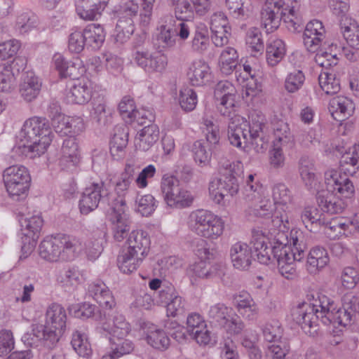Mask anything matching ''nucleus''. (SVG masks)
Instances as JSON below:
<instances>
[{"label": "nucleus", "instance_id": "1", "mask_svg": "<svg viewBox=\"0 0 359 359\" xmlns=\"http://www.w3.org/2000/svg\"><path fill=\"white\" fill-rule=\"evenodd\" d=\"M292 319L299 325L304 332L315 337L319 330L318 322L324 325L346 326L351 323L353 314L343 306L336 303L323 294H317L312 303L303 302L292 310Z\"/></svg>", "mask_w": 359, "mask_h": 359}, {"label": "nucleus", "instance_id": "2", "mask_svg": "<svg viewBox=\"0 0 359 359\" xmlns=\"http://www.w3.org/2000/svg\"><path fill=\"white\" fill-rule=\"evenodd\" d=\"M135 174L134 167L127 164L124 172L116 183V194L109 193L108 196V205L110 207L109 219L112 224L114 238L118 242L123 241L130 229L131 221L126 212V203L124 195L133 181Z\"/></svg>", "mask_w": 359, "mask_h": 359}, {"label": "nucleus", "instance_id": "3", "mask_svg": "<svg viewBox=\"0 0 359 359\" xmlns=\"http://www.w3.org/2000/svg\"><path fill=\"white\" fill-rule=\"evenodd\" d=\"M53 136L49 121L46 118L34 116L25 121L18 138L24 152L34 158L45 153Z\"/></svg>", "mask_w": 359, "mask_h": 359}, {"label": "nucleus", "instance_id": "4", "mask_svg": "<svg viewBox=\"0 0 359 359\" xmlns=\"http://www.w3.org/2000/svg\"><path fill=\"white\" fill-rule=\"evenodd\" d=\"M150 244L147 232L142 229L132 231L126 241L127 247L118 256L117 262L120 270L124 273H130L137 270L148 255Z\"/></svg>", "mask_w": 359, "mask_h": 359}, {"label": "nucleus", "instance_id": "5", "mask_svg": "<svg viewBox=\"0 0 359 359\" xmlns=\"http://www.w3.org/2000/svg\"><path fill=\"white\" fill-rule=\"evenodd\" d=\"M242 172L240 161H225L221 164L219 178H214L209 184V194L217 204H223L225 196H233L239 190L238 177Z\"/></svg>", "mask_w": 359, "mask_h": 359}, {"label": "nucleus", "instance_id": "6", "mask_svg": "<svg viewBox=\"0 0 359 359\" xmlns=\"http://www.w3.org/2000/svg\"><path fill=\"white\" fill-rule=\"evenodd\" d=\"M66 323L65 309L60 304L53 303L47 309L45 324L36 325L33 329V334L42 341L44 346L51 348L63 334Z\"/></svg>", "mask_w": 359, "mask_h": 359}, {"label": "nucleus", "instance_id": "7", "mask_svg": "<svg viewBox=\"0 0 359 359\" xmlns=\"http://www.w3.org/2000/svg\"><path fill=\"white\" fill-rule=\"evenodd\" d=\"M303 233L297 230H292L290 233L289 245L280 250L275 247V254L277 257L278 269L280 274L286 279H293L296 276L294 262H300L305 256L306 245L304 242Z\"/></svg>", "mask_w": 359, "mask_h": 359}, {"label": "nucleus", "instance_id": "8", "mask_svg": "<svg viewBox=\"0 0 359 359\" xmlns=\"http://www.w3.org/2000/svg\"><path fill=\"white\" fill-rule=\"evenodd\" d=\"M264 126V116L261 113H252L248 123L243 121L237 124L233 121L229 124V140L231 144L238 148H245L249 144H258L257 140L262 139Z\"/></svg>", "mask_w": 359, "mask_h": 359}, {"label": "nucleus", "instance_id": "9", "mask_svg": "<svg viewBox=\"0 0 359 359\" xmlns=\"http://www.w3.org/2000/svg\"><path fill=\"white\" fill-rule=\"evenodd\" d=\"M188 226L198 236L215 240L222 235L224 222L220 217L212 211L198 209L190 213Z\"/></svg>", "mask_w": 359, "mask_h": 359}, {"label": "nucleus", "instance_id": "10", "mask_svg": "<svg viewBox=\"0 0 359 359\" xmlns=\"http://www.w3.org/2000/svg\"><path fill=\"white\" fill-rule=\"evenodd\" d=\"M3 180L9 196L15 201L26 198L31 177L28 170L23 165H14L3 172Z\"/></svg>", "mask_w": 359, "mask_h": 359}, {"label": "nucleus", "instance_id": "11", "mask_svg": "<svg viewBox=\"0 0 359 359\" xmlns=\"http://www.w3.org/2000/svg\"><path fill=\"white\" fill-rule=\"evenodd\" d=\"M140 6L133 0H128L121 3L114 11L117 18L115 27V39L123 43L127 41L135 31L134 19L137 18Z\"/></svg>", "mask_w": 359, "mask_h": 359}, {"label": "nucleus", "instance_id": "12", "mask_svg": "<svg viewBox=\"0 0 359 359\" xmlns=\"http://www.w3.org/2000/svg\"><path fill=\"white\" fill-rule=\"evenodd\" d=\"M252 255L255 256L260 264H269L276 260L278 257L275 256V247L280 250L285 248L287 245H280L276 241L269 238L266 231L262 229H254L252 231Z\"/></svg>", "mask_w": 359, "mask_h": 359}, {"label": "nucleus", "instance_id": "13", "mask_svg": "<svg viewBox=\"0 0 359 359\" xmlns=\"http://www.w3.org/2000/svg\"><path fill=\"white\" fill-rule=\"evenodd\" d=\"M109 191L103 182H93L85 188L79 201V208L83 215L95 210L101 201L108 200Z\"/></svg>", "mask_w": 359, "mask_h": 359}, {"label": "nucleus", "instance_id": "14", "mask_svg": "<svg viewBox=\"0 0 359 359\" xmlns=\"http://www.w3.org/2000/svg\"><path fill=\"white\" fill-rule=\"evenodd\" d=\"M325 183L327 191L339 196L350 199L355 194L353 182L345 175L335 170L325 172Z\"/></svg>", "mask_w": 359, "mask_h": 359}, {"label": "nucleus", "instance_id": "15", "mask_svg": "<svg viewBox=\"0 0 359 359\" xmlns=\"http://www.w3.org/2000/svg\"><path fill=\"white\" fill-rule=\"evenodd\" d=\"M19 222L21 227L22 250L29 252L39 238L43 226V219L39 215L30 217L22 216Z\"/></svg>", "mask_w": 359, "mask_h": 359}, {"label": "nucleus", "instance_id": "16", "mask_svg": "<svg viewBox=\"0 0 359 359\" xmlns=\"http://www.w3.org/2000/svg\"><path fill=\"white\" fill-rule=\"evenodd\" d=\"M137 65L147 73L162 72L168 65L167 57L161 52L149 53L148 50H137L133 55Z\"/></svg>", "mask_w": 359, "mask_h": 359}, {"label": "nucleus", "instance_id": "17", "mask_svg": "<svg viewBox=\"0 0 359 359\" xmlns=\"http://www.w3.org/2000/svg\"><path fill=\"white\" fill-rule=\"evenodd\" d=\"M52 63L61 78L78 79L86 72L82 61L79 58L67 60L60 53H55L53 55Z\"/></svg>", "mask_w": 359, "mask_h": 359}, {"label": "nucleus", "instance_id": "18", "mask_svg": "<svg viewBox=\"0 0 359 359\" xmlns=\"http://www.w3.org/2000/svg\"><path fill=\"white\" fill-rule=\"evenodd\" d=\"M283 212L276 210L271 216V220L268 224V233L269 238L276 241L280 245H288L289 222L286 210L283 209Z\"/></svg>", "mask_w": 359, "mask_h": 359}, {"label": "nucleus", "instance_id": "19", "mask_svg": "<svg viewBox=\"0 0 359 359\" xmlns=\"http://www.w3.org/2000/svg\"><path fill=\"white\" fill-rule=\"evenodd\" d=\"M215 97L220 102L217 109L224 116H229L235 107L236 94L233 86L229 81L219 82L215 89Z\"/></svg>", "mask_w": 359, "mask_h": 359}, {"label": "nucleus", "instance_id": "20", "mask_svg": "<svg viewBox=\"0 0 359 359\" xmlns=\"http://www.w3.org/2000/svg\"><path fill=\"white\" fill-rule=\"evenodd\" d=\"M267 7L283 15V22L289 30L296 32L301 27V18L297 16L294 7L290 8L289 6L286 5L285 0H266L264 8Z\"/></svg>", "mask_w": 359, "mask_h": 359}, {"label": "nucleus", "instance_id": "21", "mask_svg": "<svg viewBox=\"0 0 359 359\" xmlns=\"http://www.w3.org/2000/svg\"><path fill=\"white\" fill-rule=\"evenodd\" d=\"M325 30L322 22L313 20L307 23L304 34V44L308 51L314 53L325 38Z\"/></svg>", "mask_w": 359, "mask_h": 359}, {"label": "nucleus", "instance_id": "22", "mask_svg": "<svg viewBox=\"0 0 359 359\" xmlns=\"http://www.w3.org/2000/svg\"><path fill=\"white\" fill-rule=\"evenodd\" d=\"M61 259L72 260L83 250L81 239L72 235L64 233L56 234Z\"/></svg>", "mask_w": 359, "mask_h": 359}, {"label": "nucleus", "instance_id": "23", "mask_svg": "<svg viewBox=\"0 0 359 359\" xmlns=\"http://www.w3.org/2000/svg\"><path fill=\"white\" fill-rule=\"evenodd\" d=\"M88 293L103 309H111L116 305L112 292L102 281L90 283L88 287Z\"/></svg>", "mask_w": 359, "mask_h": 359}, {"label": "nucleus", "instance_id": "24", "mask_svg": "<svg viewBox=\"0 0 359 359\" xmlns=\"http://www.w3.org/2000/svg\"><path fill=\"white\" fill-rule=\"evenodd\" d=\"M190 83L202 86L212 80V72L209 65L203 60H196L191 62L187 72Z\"/></svg>", "mask_w": 359, "mask_h": 359}, {"label": "nucleus", "instance_id": "25", "mask_svg": "<svg viewBox=\"0 0 359 359\" xmlns=\"http://www.w3.org/2000/svg\"><path fill=\"white\" fill-rule=\"evenodd\" d=\"M230 257L236 269L246 270L253 258L252 247L245 243L237 242L231 247Z\"/></svg>", "mask_w": 359, "mask_h": 359}, {"label": "nucleus", "instance_id": "26", "mask_svg": "<svg viewBox=\"0 0 359 359\" xmlns=\"http://www.w3.org/2000/svg\"><path fill=\"white\" fill-rule=\"evenodd\" d=\"M93 97V83L89 80L77 81L67 93L69 103L83 104Z\"/></svg>", "mask_w": 359, "mask_h": 359}, {"label": "nucleus", "instance_id": "27", "mask_svg": "<svg viewBox=\"0 0 359 359\" xmlns=\"http://www.w3.org/2000/svg\"><path fill=\"white\" fill-rule=\"evenodd\" d=\"M330 262L327 250L321 246H315L311 249L308 255L306 268L310 274H316Z\"/></svg>", "mask_w": 359, "mask_h": 359}, {"label": "nucleus", "instance_id": "28", "mask_svg": "<svg viewBox=\"0 0 359 359\" xmlns=\"http://www.w3.org/2000/svg\"><path fill=\"white\" fill-rule=\"evenodd\" d=\"M41 82L33 73H25L22 76L19 92L26 102H32L40 93Z\"/></svg>", "mask_w": 359, "mask_h": 359}, {"label": "nucleus", "instance_id": "29", "mask_svg": "<svg viewBox=\"0 0 359 359\" xmlns=\"http://www.w3.org/2000/svg\"><path fill=\"white\" fill-rule=\"evenodd\" d=\"M107 1L90 0L76 3V11L79 17L85 20H94L99 18L107 6Z\"/></svg>", "mask_w": 359, "mask_h": 359}, {"label": "nucleus", "instance_id": "30", "mask_svg": "<svg viewBox=\"0 0 359 359\" xmlns=\"http://www.w3.org/2000/svg\"><path fill=\"white\" fill-rule=\"evenodd\" d=\"M271 128L275 137L273 143L282 144L285 147V151L294 148V138L286 122L283 120L273 119L271 122Z\"/></svg>", "mask_w": 359, "mask_h": 359}, {"label": "nucleus", "instance_id": "31", "mask_svg": "<svg viewBox=\"0 0 359 359\" xmlns=\"http://www.w3.org/2000/svg\"><path fill=\"white\" fill-rule=\"evenodd\" d=\"M299 171L306 187L311 190H318V179L313 160L307 156H302L299 161Z\"/></svg>", "mask_w": 359, "mask_h": 359}, {"label": "nucleus", "instance_id": "32", "mask_svg": "<svg viewBox=\"0 0 359 359\" xmlns=\"http://www.w3.org/2000/svg\"><path fill=\"white\" fill-rule=\"evenodd\" d=\"M159 128L156 124L151 123L144 126L135 137L137 149L147 151L158 140Z\"/></svg>", "mask_w": 359, "mask_h": 359}, {"label": "nucleus", "instance_id": "33", "mask_svg": "<svg viewBox=\"0 0 359 359\" xmlns=\"http://www.w3.org/2000/svg\"><path fill=\"white\" fill-rule=\"evenodd\" d=\"M86 48L98 50L103 45L106 32L102 25L100 24H89L83 30Z\"/></svg>", "mask_w": 359, "mask_h": 359}, {"label": "nucleus", "instance_id": "34", "mask_svg": "<svg viewBox=\"0 0 359 359\" xmlns=\"http://www.w3.org/2000/svg\"><path fill=\"white\" fill-rule=\"evenodd\" d=\"M210 46V38L208 27L202 22L196 24L192 30L191 48L194 52L204 53Z\"/></svg>", "mask_w": 359, "mask_h": 359}, {"label": "nucleus", "instance_id": "35", "mask_svg": "<svg viewBox=\"0 0 359 359\" xmlns=\"http://www.w3.org/2000/svg\"><path fill=\"white\" fill-rule=\"evenodd\" d=\"M329 109L335 119H337L335 116H339L341 119H345L353 114L355 104L347 97L337 96L330 100Z\"/></svg>", "mask_w": 359, "mask_h": 359}, {"label": "nucleus", "instance_id": "36", "mask_svg": "<svg viewBox=\"0 0 359 359\" xmlns=\"http://www.w3.org/2000/svg\"><path fill=\"white\" fill-rule=\"evenodd\" d=\"M85 130L83 119L80 116H64L59 124L55 126L56 133L69 135L73 137Z\"/></svg>", "mask_w": 359, "mask_h": 359}, {"label": "nucleus", "instance_id": "37", "mask_svg": "<svg viewBox=\"0 0 359 359\" xmlns=\"http://www.w3.org/2000/svg\"><path fill=\"white\" fill-rule=\"evenodd\" d=\"M161 191L166 204L174 207L176 198L180 193V187L177 179L173 176L163 175L161 182Z\"/></svg>", "mask_w": 359, "mask_h": 359}, {"label": "nucleus", "instance_id": "38", "mask_svg": "<svg viewBox=\"0 0 359 359\" xmlns=\"http://www.w3.org/2000/svg\"><path fill=\"white\" fill-rule=\"evenodd\" d=\"M189 273L191 278L210 279L221 277L223 272L218 266H210L205 261L201 260L190 266Z\"/></svg>", "mask_w": 359, "mask_h": 359}, {"label": "nucleus", "instance_id": "39", "mask_svg": "<svg viewBox=\"0 0 359 359\" xmlns=\"http://www.w3.org/2000/svg\"><path fill=\"white\" fill-rule=\"evenodd\" d=\"M286 53L285 44L280 39H271L266 48V57L269 65L274 67L285 57Z\"/></svg>", "mask_w": 359, "mask_h": 359}, {"label": "nucleus", "instance_id": "40", "mask_svg": "<svg viewBox=\"0 0 359 359\" xmlns=\"http://www.w3.org/2000/svg\"><path fill=\"white\" fill-rule=\"evenodd\" d=\"M233 310L223 303H217L210 306L207 316L210 323L222 327L228 323Z\"/></svg>", "mask_w": 359, "mask_h": 359}, {"label": "nucleus", "instance_id": "41", "mask_svg": "<svg viewBox=\"0 0 359 359\" xmlns=\"http://www.w3.org/2000/svg\"><path fill=\"white\" fill-rule=\"evenodd\" d=\"M56 235L50 238L43 239L39 246V254L40 257L48 262H57L61 259Z\"/></svg>", "mask_w": 359, "mask_h": 359}, {"label": "nucleus", "instance_id": "42", "mask_svg": "<svg viewBox=\"0 0 359 359\" xmlns=\"http://www.w3.org/2000/svg\"><path fill=\"white\" fill-rule=\"evenodd\" d=\"M126 337L118 334L117 332L115 334H110V348L114 356L116 358L123 355L129 354L134 349L133 343L130 339H126Z\"/></svg>", "mask_w": 359, "mask_h": 359}, {"label": "nucleus", "instance_id": "43", "mask_svg": "<svg viewBox=\"0 0 359 359\" xmlns=\"http://www.w3.org/2000/svg\"><path fill=\"white\" fill-rule=\"evenodd\" d=\"M176 44V37L172 29L162 25L160 32L153 38V45L158 52L173 48Z\"/></svg>", "mask_w": 359, "mask_h": 359}, {"label": "nucleus", "instance_id": "44", "mask_svg": "<svg viewBox=\"0 0 359 359\" xmlns=\"http://www.w3.org/2000/svg\"><path fill=\"white\" fill-rule=\"evenodd\" d=\"M128 133L124 128H118L116 130L110 141V153L114 160L123 158L124 149L128 142Z\"/></svg>", "mask_w": 359, "mask_h": 359}, {"label": "nucleus", "instance_id": "45", "mask_svg": "<svg viewBox=\"0 0 359 359\" xmlns=\"http://www.w3.org/2000/svg\"><path fill=\"white\" fill-rule=\"evenodd\" d=\"M340 196H323L318 198V205L321 210L330 214H339L348 206L346 202L339 198Z\"/></svg>", "mask_w": 359, "mask_h": 359}, {"label": "nucleus", "instance_id": "46", "mask_svg": "<svg viewBox=\"0 0 359 359\" xmlns=\"http://www.w3.org/2000/svg\"><path fill=\"white\" fill-rule=\"evenodd\" d=\"M245 43L248 50L253 56L262 54L264 50V44L261 31L256 27L250 28L245 36Z\"/></svg>", "mask_w": 359, "mask_h": 359}, {"label": "nucleus", "instance_id": "47", "mask_svg": "<svg viewBox=\"0 0 359 359\" xmlns=\"http://www.w3.org/2000/svg\"><path fill=\"white\" fill-rule=\"evenodd\" d=\"M238 55L235 48H225L219 56V67L221 72L226 74H230L233 69L237 68Z\"/></svg>", "mask_w": 359, "mask_h": 359}, {"label": "nucleus", "instance_id": "48", "mask_svg": "<svg viewBox=\"0 0 359 359\" xmlns=\"http://www.w3.org/2000/svg\"><path fill=\"white\" fill-rule=\"evenodd\" d=\"M81 273L77 267H70L60 273L58 282L66 291L74 290L81 282Z\"/></svg>", "mask_w": 359, "mask_h": 359}, {"label": "nucleus", "instance_id": "49", "mask_svg": "<svg viewBox=\"0 0 359 359\" xmlns=\"http://www.w3.org/2000/svg\"><path fill=\"white\" fill-rule=\"evenodd\" d=\"M38 17L30 11L19 13L16 18L15 29L20 34L30 32L38 25Z\"/></svg>", "mask_w": 359, "mask_h": 359}, {"label": "nucleus", "instance_id": "50", "mask_svg": "<svg viewBox=\"0 0 359 359\" xmlns=\"http://www.w3.org/2000/svg\"><path fill=\"white\" fill-rule=\"evenodd\" d=\"M323 214L316 207H306L301 214V219L305 227L309 231H313V226H320L325 224L324 218L322 217Z\"/></svg>", "mask_w": 359, "mask_h": 359}, {"label": "nucleus", "instance_id": "51", "mask_svg": "<svg viewBox=\"0 0 359 359\" xmlns=\"http://www.w3.org/2000/svg\"><path fill=\"white\" fill-rule=\"evenodd\" d=\"M71 344L76 353L81 357L88 358L92 354L90 344L85 333L76 330L72 334Z\"/></svg>", "mask_w": 359, "mask_h": 359}, {"label": "nucleus", "instance_id": "52", "mask_svg": "<svg viewBox=\"0 0 359 359\" xmlns=\"http://www.w3.org/2000/svg\"><path fill=\"white\" fill-rule=\"evenodd\" d=\"M283 21V15L270 10L269 7L262 8L261 11V23L267 32H272L276 30Z\"/></svg>", "mask_w": 359, "mask_h": 359}, {"label": "nucleus", "instance_id": "53", "mask_svg": "<svg viewBox=\"0 0 359 359\" xmlns=\"http://www.w3.org/2000/svg\"><path fill=\"white\" fill-rule=\"evenodd\" d=\"M262 333L266 341L276 343L281 341L283 328L280 323L276 320L267 322L262 326Z\"/></svg>", "mask_w": 359, "mask_h": 359}, {"label": "nucleus", "instance_id": "54", "mask_svg": "<svg viewBox=\"0 0 359 359\" xmlns=\"http://www.w3.org/2000/svg\"><path fill=\"white\" fill-rule=\"evenodd\" d=\"M147 341L154 348L159 351L166 350L170 344L167 333L161 329L150 330L147 336Z\"/></svg>", "mask_w": 359, "mask_h": 359}, {"label": "nucleus", "instance_id": "55", "mask_svg": "<svg viewBox=\"0 0 359 359\" xmlns=\"http://www.w3.org/2000/svg\"><path fill=\"white\" fill-rule=\"evenodd\" d=\"M226 6L234 18L243 20L250 15L248 0H226Z\"/></svg>", "mask_w": 359, "mask_h": 359}, {"label": "nucleus", "instance_id": "56", "mask_svg": "<svg viewBox=\"0 0 359 359\" xmlns=\"http://www.w3.org/2000/svg\"><path fill=\"white\" fill-rule=\"evenodd\" d=\"M16 62L15 60L11 65H0V92L8 93L15 85V76L13 69Z\"/></svg>", "mask_w": 359, "mask_h": 359}, {"label": "nucleus", "instance_id": "57", "mask_svg": "<svg viewBox=\"0 0 359 359\" xmlns=\"http://www.w3.org/2000/svg\"><path fill=\"white\" fill-rule=\"evenodd\" d=\"M137 211L144 217L151 215L158 207V202L151 194H145L136 198Z\"/></svg>", "mask_w": 359, "mask_h": 359}, {"label": "nucleus", "instance_id": "58", "mask_svg": "<svg viewBox=\"0 0 359 359\" xmlns=\"http://www.w3.org/2000/svg\"><path fill=\"white\" fill-rule=\"evenodd\" d=\"M272 196L273 203L277 205H283L282 209H287V205L292 201L290 191L286 185L283 183L275 184L272 189Z\"/></svg>", "mask_w": 359, "mask_h": 359}, {"label": "nucleus", "instance_id": "59", "mask_svg": "<svg viewBox=\"0 0 359 359\" xmlns=\"http://www.w3.org/2000/svg\"><path fill=\"white\" fill-rule=\"evenodd\" d=\"M319 84L322 90L327 95L338 93L340 90L339 79L329 72L321 73L318 77Z\"/></svg>", "mask_w": 359, "mask_h": 359}, {"label": "nucleus", "instance_id": "60", "mask_svg": "<svg viewBox=\"0 0 359 359\" xmlns=\"http://www.w3.org/2000/svg\"><path fill=\"white\" fill-rule=\"evenodd\" d=\"M179 102L184 111L187 112L193 111L198 102L196 92L189 88L181 89L179 94Z\"/></svg>", "mask_w": 359, "mask_h": 359}, {"label": "nucleus", "instance_id": "61", "mask_svg": "<svg viewBox=\"0 0 359 359\" xmlns=\"http://www.w3.org/2000/svg\"><path fill=\"white\" fill-rule=\"evenodd\" d=\"M192 153L195 162L201 167L209 164L211 158V152L207 149L204 143L201 140L196 141L192 146Z\"/></svg>", "mask_w": 359, "mask_h": 359}, {"label": "nucleus", "instance_id": "62", "mask_svg": "<svg viewBox=\"0 0 359 359\" xmlns=\"http://www.w3.org/2000/svg\"><path fill=\"white\" fill-rule=\"evenodd\" d=\"M305 81V76L301 70H294L289 73L285 80V89L293 93L301 89Z\"/></svg>", "mask_w": 359, "mask_h": 359}, {"label": "nucleus", "instance_id": "63", "mask_svg": "<svg viewBox=\"0 0 359 359\" xmlns=\"http://www.w3.org/2000/svg\"><path fill=\"white\" fill-rule=\"evenodd\" d=\"M341 30L347 44L353 49L359 50V27L355 24L343 27L341 24Z\"/></svg>", "mask_w": 359, "mask_h": 359}, {"label": "nucleus", "instance_id": "64", "mask_svg": "<svg viewBox=\"0 0 359 359\" xmlns=\"http://www.w3.org/2000/svg\"><path fill=\"white\" fill-rule=\"evenodd\" d=\"M267 346L265 354L266 359H285L290 351V346L286 341H279Z\"/></svg>", "mask_w": 359, "mask_h": 359}]
</instances>
